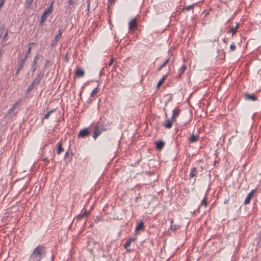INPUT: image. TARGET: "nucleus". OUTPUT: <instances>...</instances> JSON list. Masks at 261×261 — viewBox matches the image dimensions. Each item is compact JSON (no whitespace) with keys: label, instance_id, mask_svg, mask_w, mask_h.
Wrapping results in <instances>:
<instances>
[{"label":"nucleus","instance_id":"nucleus-19","mask_svg":"<svg viewBox=\"0 0 261 261\" xmlns=\"http://www.w3.org/2000/svg\"><path fill=\"white\" fill-rule=\"evenodd\" d=\"M34 44V43H30L29 45H28V50L26 52L25 54V57H24V59H25L27 60L28 57L29 56V55H30V53L31 52V50L32 49V45Z\"/></svg>","mask_w":261,"mask_h":261},{"label":"nucleus","instance_id":"nucleus-12","mask_svg":"<svg viewBox=\"0 0 261 261\" xmlns=\"http://www.w3.org/2000/svg\"><path fill=\"white\" fill-rule=\"evenodd\" d=\"M245 98L247 100L255 101L257 100V97L253 94H246Z\"/></svg>","mask_w":261,"mask_h":261},{"label":"nucleus","instance_id":"nucleus-24","mask_svg":"<svg viewBox=\"0 0 261 261\" xmlns=\"http://www.w3.org/2000/svg\"><path fill=\"white\" fill-rule=\"evenodd\" d=\"M169 60H170V58H168V59H167L158 69H157V71H160L162 70V69L165 67L167 64V63L169 62Z\"/></svg>","mask_w":261,"mask_h":261},{"label":"nucleus","instance_id":"nucleus-22","mask_svg":"<svg viewBox=\"0 0 261 261\" xmlns=\"http://www.w3.org/2000/svg\"><path fill=\"white\" fill-rule=\"evenodd\" d=\"M20 103V101L18 100L17 102L15 103V104L10 108L8 110V114H11L14 110L16 108V107L17 106V105Z\"/></svg>","mask_w":261,"mask_h":261},{"label":"nucleus","instance_id":"nucleus-35","mask_svg":"<svg viewBox=\"0 0 261 261\" xmlns=\"http://www.w3.org/2000/svg\"><path fill=\"white\" fill-rule=\"evenodd\" d=\"M236 48V46L235 45V44L234 43H232L230 45V49H231V51H234Z\"/></svg>","mask_w":261,"mask_h":261},{"label":"nucleus","instance_id":"nucleus-8","mask_svg":"<svg viewBox=\"0 0 261 261\" xmlns=\"http://www.w3.org/2000/svg\"><path fill=\"white\" fill-rule=\"evenodd\" d=\"M44 76V73L40 72L33 81V84H38Z\"/></svg>","mask_w":261,"mask_h":261},{"label":"nucleus","instance_id":"nucleus-21","mask_svg":"<svg viewBox=\"0 0 261 261\" xmlns=\"http://www.w3.org/2000/svg\"><path fill=\"white\" fill-rule=\"evenodd\" d=\"M198 140V136L196 135H192L189 139V141L191 143L196 142Z\"/></svg>","mask_w":261,"mask_h":261},{"label":"nucleus","instance_id":"nucleus-41","mask_svg":"<svg viewBox=\"0 0 261 261\" xmlns=\"http://www.w3.org/2000/svg\"><path fill=\"white\" fill-rule=\"evenodd\" d=\"M113 61H114L113 59L111 58V60L109 61V65H111L113 64Z\"/></svg>","mask_w":261,"mask_h":261},{"label":"nucleus","instance_id":"nucleus-18","mask_svg":"<svg viewBox=\"0 0 261 261\" xmlns=\"http://www.w3.org/2000/svg\"><path fill=\"white\" fill-rule=\"evenodd\" d=\"M144 229V223H143V221H141L136 226L135 231H139V230H143Z\"/></svg>","mask_w":261,"mask_h":261},{"label":"nucleus","instance_id":"nucleus-15","mask_svg":"<svg viewBox=\"0 0 261 261\" xmlns=\"http://www.w3.org/2000/svg\"><path fill=\"white\" fill-rule=\"evenodd\" d=\"M136 240V238H131L128 239L125 243L124 244V247L126 250H128V247L130 246L132 242H134Z\"/></svg>","mask_w":261,"mask_h":261},{"label":"nucleus","instance_id":"nucleus-37","mask_svg":"<svg viewBox=\"0 0 261 261\" xmlns=\"http://www.w3.org/2000/svg\"><path fill=\"white\" fill-rule=\"evenodd\" d=\"M4 32V26H2L0 28V38L2 37Z\"/></svg>","mask_w":261,"mask_h":261},{"label":"nucleus","instance_id":"nucleus-17","mask_svg":"<svg viewBox=\"0 0 261 261\" xmlns=\"http://www.w3.org/2000/svg\"><path fill=\"white\" fill-rule=\"evenodd\" d=\"M75 75L77 77H82L84 75V71L82 68H78L75 71Z\"/></svg>","mask_w":261,"mask_h":261},{"label":"nucleus","instance_id":"nucleus-29","mask_svg":"<svg viewBox=\"0 0 261 261\" xmlns=\"http://www.w3.org/2000/svg\"><path fill=\"white\" fill-rule=\"evenodd\" d=\"M98 92V88L96 87L95 88H94L92 91L91 92V93H90V96L91 97H94L96 94V93Z\"/></svg>","mask_w":261,"mask_h":261},{"label":"nucleus","instance_id":"nucleus-31","mask_svg":"<svg viewBox=\"0 0 261 261\" xmlns=\"http://www.w3.org/2000/svg\"><path fill=\"white\" fill-rule=\"evenodd\" d=\"M33 0H26L25 2V7L27 8H29L33 3Z\"/></svg>","mask_w":261,"mask_h":261},{"label":"nucleus","instance_id":"nucleus-39","mask_svg":"<svg viewBox=\"0 0 261 261\" xmlns=\"http://www.w3.org/2000/svg\"><path fill=\"white\" fill-rule=\"evenodd\" d=\"M5 0H0V9L2 7Z\"/></svg>","mask_w":261,"mask_h":261},{"label":"nucleus","instance_id":"nucleus-1","mask_svg":"<svg viewBox=\"0 0 261 261\" xmlns=\"http://www.w3.org/2000/svg\"><path fill=\"white\" fill-rule=\"evenodd\" d=\"M46 254L45 248L42 245H38L35 247L32 253L31 254L29 260L30 261H39Z\"/></svg>","mask_w":261,"mask_h":261},{"label":"nucleus","instance_id":"nucleus-43","mask_svg":"<svg viewBox=\"0 0 261 261\" xmlns=\"http://www.w3.org/2000/svg\"><path fill=\"white\" fill-rule=\"evenodd\" d=\"M48 60H46V62H45V66H46V65L48 64Z\"/></svg>","mask_w":261,"mask_h":261},{"label":"nucleus","instance_id":"nucleus-34","mask_svg":"<svg viewBox=\"0 0 261 261\" xmlns=\"http://www.w3.org/2000/svg\"><path fill=\"white\" fill-rule=\"evenodd\" d=\"M8 34V31L7 30L3 37V40H2L3 42L6 41L7 39Z\"/></svg>","mask_w":261,"mask_h":261},{"label":"nucleus","instance_id":"nucleus-36","mask_svg":"<svg viewBox=\"0 0 261 261\" xmlns=\"http://www.w3.org/2000/svg\"><path fill=\"white\" fill-rule=\"evenodd\" d=\"M36 64H34V62L32 63L31 70L33 72H34L36 70Z\"/></svg>","mask_w":261,"mask_h":261},{"label":"nucleus","instance_id":"nucleus-2","mask_svg":"<svg viewBox=\"0 0 261 261\" xmlns=\"http://www.w3.org/2000/svg\"><path fill=\"white\" fill-rule=\"evenodd\" d=\"M53 4L54 2L51 3L50 6L48 8L45 9V10L43 12L40 19V24H41L45 21L47 16L52 12Z\"/></svg>","mask_w":261,"mask_h":261},{"label":"nucleus","instance_id":"nucleus-27","mask_svg":"<svg viewBox=\"0 0 261 261\" xmlns=\"http://www.w3.org/2000/svg\"><path fill=\"white\" fill-rule=\"evenodd\" d=\"M55 110H56V109H53V110H52L49 111V112H47V113H46V114L44 116V117H43V119H48V118L49 117V116H50V114H51L52 113H53V112L55 111Z\"/></svg>","mask_w":261,"mask_h":261},{"label":"nucleus","instance_id":"nucleus-32","mask_svg":"<svg viewBox=\"0 0 261 261\" xmlns=\"http://www.w3.org/2000/svg\"><path fill=\"white\" fill-rule=\"evenodd\" d=\"M194 5H190V6H187V7H185L183 8V10L185 11H188L190 9H192L194 8Z\"/></svg>","mask_w":261,"mask_h":261},{"label":"nucleus","instance_id":"nucleus-20","mask_svg":"<svg viewBox=\"0 0 261 261\" xmlns=\"http://www.w3.org/2000/svg\"><path fill=\"white\" fill-rule=\"evenodd\" d=\"M197 174V168L196 167H193V168H191V172L190 173V176L191 177H195V176H196Z\"/></svg>","mask_w":261,"mask_h":261},{"label":"nucleus","instance_id":"nucleus-5","mask_svg":"<svg viewBox=\"0 0 261 261\" xmlns=\"http://www.w3.org/2000/svg\"><path fill=\"white\" fill-rule=\"evenodd\" d=\"M129 30L134 31L137 29V23L136 18L132 19L129 22Z\"/></svg>","mask_w":261,"mask_h":261},{"label":"nucleus","instance_id":"nucleus-42","mask_svg":"<svg viewBox=\"0 0 261 261\" xmlns=\"http://www.w3.org/2000/svg\"><path fill=\"white\" fill-rule=\"evenodd\" d=\"M43 161H44V162H48V159H47V158H44V159H43Z\"/></svg>","mask_w":261,"mask_h":261},{"label":"nucleus","instance_id":"nucleus-44","mask_svg":"<svg viewBox=\"0 0 261 261\" xmlns=\"http://www.w3.org/2000/svg\"><path fill=\"white\" fill-rule=\"evenodd\" d=\"M1 55H2V52H1V51H0V57L1 56Z\"/></svg>","mask_w":261,"mask_h":261},{"label":"nucleus","instance_id":"nucleus-26","mask_svg":"<svg viewBox=\"0 0 261 261\" xmlns=\"http://www.w3.org/2000/svg\"><path fill=\"white\" fill-rule=\"evenodd\" d=\"M166 78V75H164L163 77L158 82L156 87L158 88H159L160 86L162 84V83L164 82V80Z\"/></svg>","mask_w":261,"mask_h":261},{"label":"nucleus","instance_id":"nucleus-11","mask_svg":"<svg viewBox=\"0 0 261 261\" xmlns=\"http://www.w3.org/2000/svg\"><path fill=\"white\" fill-rule=\"evenodd\" d=\"M89 134V132L88 129H83L80 130V133L79 134V137L84 138L86 136H88Z\"/></svg>","mask_w":261,"mask_h":261},{"label":"nucleus","instance_id":"nucleus-3","mask_svg":"<svg viewBox=\"0 0 261 261\" xmlns=\"http://www.w3.org/2000/svg\"><path fill=\"white\" fill-rule=\"evenodd\" d=\"M78 0H67L66 9L69 10L70 11L71 10H74L78 4Z\"/></svg>","mask_w":261,"mask_h":261},{"label":"nucleus","instance_id":"nucleus-25","mask_svg":"<svg viewBox=\"0 0 261 261\" xmlns=\"http://www.w3.org/2000/svg\"><path fill=\"white\" fill-rule=\"evenodd\" d=\"M89 214V212L87 211V210H85L84 212V213L83 214H81L80 215H79L78 216V219H82L84 217H86L87 216H88Z\"/></svg>","mask_w":261,"mask_h":261},{"label":"nucleus","instance_id":"nucleus-28","mask_svg":"<svg viewBox=\"0 0 261 261\" xmlns=\"http://www.w3.org/2000/svg\"><path fill=\"white\" fill-rule=\"evenodd\" d=\"M238 24H237V25H236L235 28H232L229 30V33H231L232 34V36H233L234 34L236 33V32H237V30L238 29Z\"/></svg>","mask_w":261,"mask_h":261},{"label":"nucleus","instance_id":"nucleus-16","mask_svg":"<svg viewBox=\"0 0 261 261\" xmlns=\"http://www.w3.org/2000/svg\"><path fill=\"white\" fill-rule=\"evenodd\" d=\"M101 133V132L97 127H95L94 128V133L93 136V138L96 139V138L100 135Z\"/></svg>","mask_w":261,"mask_h":261},{"label":"nucleus","instance_id":"nucleus-4","mask_svg":"<svg viewBox=\"0 0 261 261\" xmlns=\"http://www.w3.org/2000/svg\"><path fill=\"white\" fill-rule=\"evenodd\" d=\"M61 37H62V31L60 29H59L58 30V34L55 36L54 40L51 42V44H50L51 46L53 47L55 46L58 43L59 39L61 38Z\"/></svg>","mask_w":261,"mask_h":261},{"label":"nucleus","instance_id":"nucleus-30","mask_svg":"<svg viewBox=\"0 0 261 261\" xmlns=\"http://www.w3.org/2000/svg\"><path fill=\"white\" fill-rule=\"evenodd\" d=\"M35 85H36V84H33V82H32V83L31 84V85L28 87V88L27 89V92H29L30 91L34 89Z\"/></svg>","mask_w":261,"mask_h":261},{"label":"nucleus","instance_id":"nucleus-6","mask_svg":"<svg viewBox=\"0 0 261 261\" xmlns=\"http://www.w3.org/2000/svg\"><path fill=\"white\" fill-rule=\"evenodd\" d=\"M180 112L181 110L178 108H176L172 111V115L171 118L173 119L174 121H176L177 117H178Z\"/></svg>","mask_w":261,"mask_h":261},{"label":"nucleus","instance_id":"nucleus-23","mask_svg":"<svg viewBox=\"0 0 261 261\" xmlns=\"http://www.w3.org/2000/svg\"><path fill=\"white\" fill-rule=\"evenodd\" d=\"M57 146V153L58 154H60L61 152H62L64 151V149L62 147V145L60 142L58 143Z\"/></svg>","mask_w":261,"mask_h":261},{"label":"nucleus","instance_id":"nucleus-33","mask_svg":"<svg viewBox=\"0 0 261 261\" xmlns=\"http://www.w3.org/2000/svg\"><path fill=\"white\" fill-rule=\"evenodd\" d=\"M206 195H205L204 198L201 200L200 205H204V207L206 206L207 205V202L206 201Z\"/></svg>","mask_w":261,"mask_h":261},{"label":"nucleus","instance_id":"nucleus-40","mask_svg":"<svg viewBox=\"0 0 261 261\" xmlns=\"http://www.w3.org/2000/svg\"><path fill=\"white\" fill-rule=\"evenodd\" d=\"M114 0H109L108 1V5L110 6V5H112V4L113 3Z\"/></svg>","mask_w":261,"mask_h":261},{"label":"nucleus","instance_id":"nucleus-13","mask_svg":"<svg viewBox=\"0 0 261 261\" xmlns=\"http://www.w3.org/2000/svg\"><path fill=\"white\" fill-rule=\"evenodd\" d=\"M187 69V66L183 65L178 70V75L177 76V79H180L182 73L185 71Z\"/></svg>","mask_w":261,"mask_h":261},{"label":"nucleus","instance_id":"nucleus-14","mask_svg":"<svg viewBox=\"0 0 261 261\" xmlns=\"http://www.w3.org/2000/svg\"><path fill=\"white\" fill-rule=\"evenodd\" d=\"M155 145L156 149L161 150L163 148L165 145V143L163 141H159L155 142Z\"/></svg>","mask_w":261,"mask_h":261},{"label":"nucleus","instance_id":"nucleus-10","mask_svg":"<svg viewBox=\"0 0 261 261\" xmlns=\"http://www.w3.org/2000/svg\"><path fill=\"white\" fill-rule=\"evenodd\" d=\"M174 120L171 118L170 119H168L164 122V126L167 128H170L172 126L173 122Z\"/></svg>","mask_w":261,"mask_h":261},{"label":"nucleus","instance_id":"nucleus-38","mask_svg":"<svg viewBox=\"0 0 261 261\" xmlns=\"http://www.w3.org/2000/svg\"><path fill=\"white\" fill-rule=\"evenodd\" d=\"M38 55H37L36 56L34 59H33V62H34V64H36L37 63V62L38 61Z\"/></svg>","mask_w":261,"mask_h":261},{"label":"nucleus","instance_id":"nucleus-7","mask_svg":"<svg viewBox=\"0 0 261 261\" xmlns=\"http://www.w3.org/2000/svg\"><path fill=\"white\" fill-rule=\"evenodd\" d=\"M26 61L27 60L24 58H23V59H22L20 62H18V68L16 70V74H17L19 71L22 70L24 67V64H25V62H26Z\"/></svg>","mask_w":261,"mask_h":261},{"label":"nucleus","instance_id":"nucleus-9","mask_svg":"<svg viewBox=\"0 0 261 261\" xmlns=\"http://www.w3.org/2000/svg\"><path fill=\"white\" fill-rule=\"evenodd\" d=\"M255 192V190H252L248 194L247 196L244 200V204H247L250 202V200L251 197H253V194Z\"/></svg>","mask_w":261,"mask_h":261}]
</instances>
